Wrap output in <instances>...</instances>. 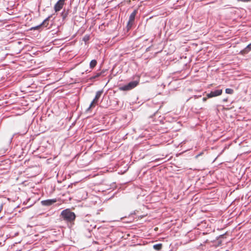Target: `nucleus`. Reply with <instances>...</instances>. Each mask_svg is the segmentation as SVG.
Wrapping results in <instances>:
<instances>
[{"label": "nucleus", "instance_id": "12", "mask_svg": "<svg viewBox=\"0 0 251 251\" xmlns=\"http://www.w3.org/2000/svg\"><path fill=\"white\" fill-rule=\"evenodd\" d=\"M246 50H247L248 51H250L251 50V43L246 47Z\"/></svg>", "mask_w": 251, "mask_h": 251}, {"label": "nucleus", "instance_id": "3", "mask_svg": "<svg viewBox=\"0 0 251 251\" xmlns=\"http://www.w3.org/2000/svg\"><path fill=\"white\" fill-rule=\"evenodd\" d=\"M138 81H133L130 82L127 85H125L120 87V89L122 91H128L135 87L138 84Z\"/></svg>", "mask_w": 251, "mask_h": 251}, {"label": "nucleus", "instance_id": "1", "mask_svg": "<svg viewBox=\"0 0 251 251\" xmlns=\"http://www.w3.org/2000/svg\"><path fill=\"white\" fill-rule=\"evenodd\" d=\"M61 215L64 220L68 222L74 221L75 218V213L73 212H71L69 209H66L62 211L61 212Z\"/></svg>", "mask_w": 251, "mask_h": 251}, {"label": "nucleus", "instance_id": "10", "mask_svg": "<svg viewBox=\"0 0 251 251\" xmlns=\"http://www.w3.org/2000/svg\"><path fill=\"white\" fill-rule=\"evenodd\" d=\"M162 248V244H158L153 245V248L156 250H160Z\"/></svg>", "mask_w": 251, "mask_h": 251}, {"label": "nucleus", "instance_id": "7", "mask_svg": "<svg viewBox=\"0 0 251 251\" xmlns=\"http://www.w3.org/2000/svg\"><path fill=\"white\" fill-rule=\"evenodd\" d=\"M136 11L134 10L130 15L129 18V21L128 24L132 23L135 19V15L136 14Z\"/></svg>", "mask_w": 251, "mask_h": 251}, {"label": "nucleus", "instance_id": "8", "mask_svg": "<svg viewBox=\"0 0 251 251\" xmlns=\"http://www.w3.org/2000/svg\"><path fill=\"white\" fill-rule=\"evenodd\" d=\"M97 65V61L96 60H92L90 63V67L91 68H93Z\"/></svg>", "mask_w": 251, "mask_h": 251}, {"label": "nucleus", "instance_id": "2", "mask_svg": "<svg viewBox=\"0 0 251 251\" xmlns=\"http://www.w3.org/2000/svg\"><path fill=\"white\" fill-rule=\"evenodd\" d=\"M102 92H102V90L99 91L97 92L96 95L95 96V97L94 99V100H93V101H92V102L91 103V104H90L89 107H88L87 110H90L91 108H93L96 105L98 104L99 99L100 97Z\"/></svg>", "mask_w": 251, "mask_h": 251}, {"label": "nucleus", "instance_id": "4", "mask_svg": "<svg viewBox=\"0 0 251 251\" xmlns=\"http://www.w3.org/2000/svg\"><path fill=\"white\" fill-rule=\"evenodd\" d=\"M222 92L223 91L222 89L216 90L213 91H211L210 93L208 94L207 96L209 98L218 96L222 94Z\"/></svg>", "mask_w": 251, "mask_h": 251}, {"label": "nucleus", "instance_id": "15", "mask_svg": "<svg viewBox=\"0 0 251 251\" xmlns=\"http://www.w3.org/2000/svg\"><path fill=\"white\" fill-rule=\"evenodd\" d=\"M206 100V99L205 98H203V100Z\"/></svg>", "mask_w": 251, "mask_h": 251}, {"label": "nucleus", "instance_id": "9", "mask_svg": "<svg viewBox=\"0 0 251 251\" xmlns=\"http://www.w3.org/2000/svg\"><path fill=\"white\" fill-rule=\"evenodd\" d=\"M48 20V19H45L42 23V24H41L39 25H38V26H35V27H33L31 28V29H34V30H35V29H37L39 28V27H40L41 25H43L45 24V22Z\"/></svg>", "mask_w": 251, "mask_h": 251}, {"label": "nucleus", "instance_id": "11", "mask_svg": "<svg viewBox=\"0 0 251 251\" xmlns=\"http://www.w3.org/2000/svg\"><path fill=\"white\" fill-rule=\"evenodd\" d=\"M233 92V90L230 88H227L226 89V93L229 94H231Z\"/></svg>", "mask_w": 251, "mask_h": 251}, {"label": "nucleus", "instance_id": "13", "mask_svg": "<svg viewBox=\"0 0 251 251\" xmlns=\"http://www.w3.org/2000/svg\"><path fill=\"white\" fill-rule=\"evenodd\" d=\"M101 75V73H98L96 75L92 77V78H95Z\"/></svg>", "mask_w": 251, "mask_h": 251}, {"label": "nucleus", "instance_id": "14", "mask_svg": "<svg viewBox=\"0 0 251 251\" xmlns=\"http://www.w3.org/2000/svg\"><path fill=\"white\" fill-rule=\"evenodd\" d=\"M84 40H88V38H85V37Z\"/></svg>", "mask_w": 251, "mask_h": 251}, {"label": "nucleus", "instance_id": "5", "mask_svg": "<svg viewBox=\"0 0 251 251\" xmlns=\"http://www.w3.org/2000/svg\"><path fill=\"white\" fill-rule=\"evenodd\" d=\"M65 0H59L54 5V10L55 12L60 11L64 4Z\"/></svg>", "mask_w": 251, "mask_h": 251}, {"label": "nucleus", "instance_id": "6", "mask_svg": "<svg viewBox=\"0 0 251 251\" xmlns=\"http://www.w3.org/2000/svg\"><path fill=\"white\" fill-rule=\"evenodd\" d=\"M56 201V199H50V200H47L45 201H41V203L42 205H45V206H49L53 203H55Z\"/></svg>", "mask_w": 251, "mask_h": 251}]
</instances>
